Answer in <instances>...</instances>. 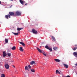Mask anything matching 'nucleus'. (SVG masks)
<instances>
[{
  "mask_svg": "<svg viewBox=\"0 0 77 77\" xmlns=\"http://www.w3.org/2000/svg\"><path fill=\"white\" fill-rule=\"evenodd\" d=\"M63 65L66 68H68V65L67 64H65L64 63L63 64Z\"/></svg>",
  "mask_w": 77,
  "mask_h": 77,
  "instance_id": "nucleus-10",
  "label": "nucleus"
},
{
  "mask_svg": "<svg viewBox=\"0 0 77 77\" xmlns=\"http://www.w3.org/2000/svg\"><path fill=\"white\" fill-rule=\"evenodd\" d=\"M1 77H5V75L4 74H2L1 75Z\"/></svg>",
  "mask_w": 77,
  "mask_h": 77,
  "instance_id": "nucleus-25",
  "label": "nucleus"
},
{
  "mask_svg": "<svg viewBox=\"0 0 77 77\" xmlns=\"http://www.w3.org/2000/svg\"><path fill=\"white\" fill-rule=\"evenodd\" d=\"M13 60H12V61H11V62H13Z\"/></svg>",
  "mask_w": 77,
  "mask_h": 77,
  "instance_id": "nucleus-36",
  "label": "nucleus"
},
{
  "mask_svg": "<svg viewBox=\"0 0 77 77\" xmlns=\"http://www.w3.org/2000/svg\"><path fill=\"white\" fill-rule=\"evenodd\" d=\"M7 56V54L6 53V51H4L3 52V57H6Z\"/></svg>",
  "mask_w": 77,
  "mask_h": 77,
  "instance_id": "nucleus-6",
  "label": "nucleus"
},
{
  "mask_svg": "<svg viewBox=\"0 0 77 77\" xmlns=\"http://www.w3.org/2000/svg\"><path fill=\"white\" fill-rule=\"evenodd\" d=\"M12 7V5H11V6H10V8H11Z\"/></svg>",
  "mask_w": 77,
  "mask_h": 77,
  "instance_id": "nucleus-37",
  "label": "nucleus"
},
{
  "mask_svg": "<svg viewBox=\"0 0 77 77\" xmlns=\"http://www.w3.org/2000/svg\"><path fill=\"white\" fill-rule=\"evenodd\" d=\"M42 53H43L44 56H46V54H45V52H42Z\"/></svg>",
  "mask_w": 77,
  "mask_h": 77,
  "instance_id": "nucleus-27",
  "label": "nucleus"
},
{
  "mask_svg": "<svg viewBox=\"0 0 77 77\" xmlns=\"http://www.w3.org/2000/svg\"><path fill=\"white\" fill-rule=\"evenodd\" d=\"M54 60L56 62H59L60 61V60H59L58 59H54Z\"/></svg>",
  "mask_w": 77,
  "mask_h": 77,
  "instance_id": "nucleus-15",
  "label": "nucleus"
},
{
  "mask_svg": "<svg viewBox=\"0 0 77 77\" xmlns=\"http://www.w3.org/2000/svg\"><path fill=\"white\" fill-rule=\"evenodd\" d=\"M48 50H50V51H52V49L51 48H48Z\"/></svg>",
  "mask_w": 77,
  "mask_h": 77,
  "instance_id": "nucleus-26",
  "label": "nucleus"
},
{
  "mask_svg": "<svg viewBox=\"0 0 77 77\" xmlns=\"http://www.w3.org/2000/svg\"><path fill=\"white\" fill-rule=\"evenodd\" d=\"M31 72H35V69H31Z\"/></svg>",
  "mask_w": 77,
  "mask_h": 77,
  "instance_id": "nucleus-23",
  "label": "nucleus"
},
{
  "mask_svg": "<svg viewBox=\"0 0 77 77\" xmlns=\"http://www.w3.org/2000/svg\"><path fill=\"white\" fill-rule=\"evenodd\" d=\"M51 37L54 41H56V38H54V36H52Z\"/></svg>",
  "mask_w": 77,
  "mask_h": 77,
  "instance_id": "nucleus-20",
  "label": "nucleus"
},
{
  "mask_svg": "<svg viewBox=\"0 0 77 77\" xmlns=\"http://www.w3.org/2000/svg\"><path fill=\"white\" fill-rule=\"evenodd\" d=\"M37 49L38 50V51L40 53H42V51H41V50H40L39 48H37Z\"/></svg>",
  "mask_w": 77,
  "mask_h": 77,
  "instance_id": "nucleus-13",
  "label": "nucleus"
},
{
  "mask_svg": "<svg viewBox=\"0 0 77 77\" xmlns=\"http://www.w3.org/2000/svg\"><path fill=\"white\" fill-rule=\"evenodd\" d=\"M5 41L6 43H8V40L7 38H5Z\"/></svg>",
  "mask_w": 77,
  "mask_h": 77,
  "instance_id": "nucleus-22",
  "label": "nucleus"
},
{
  "mask_svg": "<svg viewBox=\"0 0 77 77\" xmlns=\"http://www.w3.org/2000/svg\"><path fill=\"white\" fill-rule=\"evenodd\" d=\"M9 15H10V16H11L12 17H14V15H15L14 13L12 12H9Z\"/></svg>",
  "mask_w": 77,
  "mask_h": 77,
  "instance_id": "nucleus-2",
  "label": "nucleus"
},
{
  "mask_svg": "<svg viewBox=\"0 0 77 77\" xmlns=\"http://www.w3.org/2000/svg\"><path fill=\"white\" fill-rule=\"evenodd\" d=\"M28 66L29 69H31V66H30V65H28Z\"/></svg>",
  "mask_w": 77,
  "mask_h": 77,
  "instance_id": "nucleus-28",
  "label": "nucleus"
},
{
  "mask_svg": "<svg viewBox=\"0 0 77 77\" xmlns=\"http://www.w3.org/2000/svg\"><path fill=\"white\" fill-rule=\"evenodd\" d=\"M11 1H13L14 0H10Z\"/></svg>",
  "mask_w": 77,
  "mask_h": 77,
  "instance_id": "nucleus-39",
  "label": "nucleus"
},
{
  "mask_svg": "<svg viewBox=\"0 0 77 77\" xmlns=\"http://www.w3.org/2000/svg\"><path fill=\"white\" fill-rule=\"evenodd\" d=\"M0 4H1V1H0Z\"/></svg>",
  "mask_w": 77,
  "mask_h": 77,
  "instance_id": "nucleus-38",
  "label": "nucleus"
},
{
  "mask_svg": "<svg viewBox=\"0 0 77 77\" xmlns=\"http://www.w3.org/2000/svg\"><path fill=\"white\" fill-rule=\"evenodd\" d=\"M20 50L21 51H24V50H23V49L22 47H20Z\"/></svg>",
  "mask_w": 77,
  "mask_h": 77,
  "instance_id": "nucleus-16",
  "label": "nucleus"
},
{
  "mask_svg": "<svg viewBox=\"0 0 77 77\" xmlns=\"http://www.w3.org/2000/svg\"><path fill=\"white\" fill-rule=\"evenodd\" d=\"M19 43H20V44H22L23 43V42H20Z\"/></svg>",
  "mask_w": 77,
  "mask_h": 77,
  "instance_id": "nucleus-31",
  "label": "nucleus"
},
{
  "mask_svg": "<svg viewBox=\"0 0 77 77\" xmlns=\"http://www.w3.org/2000/svg\"><path fill=\"white\" fill-rule=\"evenodd\" d=\"M32 32L33 33H34V34H37V33H38V32L34 29H32Z\"/></svg>",
  "mask_w": 77,
  "mask_h": 77,
  "instance_id": "nucleus-4",
  "label": "nucleus"
},
{
  "mask_svg": "<svg viewBox=\"0 0 77 77\" xmlns=\"http://www.w3.org/2000/svg\"><path fill=\"white\" fill-rule=\"evenodd\" d=\"M77 49V45H75V46H74V48H73L72 50L74 51H75V50H76Z\"/></svg>",
  "mask_w": 77,
  "mask_h": 77,
  "instance_id": "nucleus-5",
  "label": "nucleus"
},
{
  "mask_svg": "<svg viewBox=\"0 0 77 77\" xmlns=\"http://www.w3.org/2000/svg\"><path fill=\"white\" fill-rule=\"evenodd\" d=\"M5 18H7V19H8L9 18H11V16L9 14H8V15H6Z\"/></svg>",
  "mask_w": 77,
  "mask_h": 77,
  "instance_id": "nucleus-7",
  "label": "nucleus"
},
{
  "mask_svg": "<svg viewBox=\"0 0 77 77\" xmlns=\"http://www.w3.org/2000/svg\"><path fill=\"white\" fill-rule=\"evenodd\" d=\"M16 48L15 46H14L12 48H11V50H15V49Z\"/></svg>",
  "mask_w": 77,
  "mask_h": 77,
  "instance_id": "nucleus-24",
  "label": "nucleus"
},
{
  "mask_svg": "<svg viewBox=\"0 0 77 77\" xmlns=\"http://www.w3.org/2000/svg\"><path fill=\"white\" fill-rule=\"evenodd\" d=\"M45 48H47V49H48L49 48L48 47V46L46 45L45 46Z\"/></svg>",
  "mask_w": 77,
  "mask_h": 77,
  "instance_id": "nucleus-29",
  "label": "nucleus"
},
{
  "mask_svg": "<svg viewBox=\"0 0 77 77\" xmlns=\"http://www.w3.org/2000/svg\"><path fill=\"white\" fill-rule=\"evenodd\" d=\"M53 49L54 50H55V51H56L58 49V48L57 47H55L53 48Z\"/></svg>",
  "mask_w": 77,
  "mask_h": 77,
  "instance_id": "nucleus-14",
  "label": "nucleus"
},
{
  "mask_svg": "<svg viewBox=\"0 0 77 77\" xmlns=\"http://www.w3.org/2000/svg\"><path fill=\"white\" fill-rule=\"evenodd\" d=\"M20 2V3L23 5V4H24V3H26V2H25L24 1H22V0H19Z\"/></svg>",
  "mask_w": 77,
  "mask_h": 77,
  "instance_id": "nucleus-8",
  "label": "nucleus"
},
{
  "mask_svg": "<svg viewBox=\"0 0 77 77\" xmlns=\"http://www.w3.org/2000/svg\"><path fill=\"white\" fill-rule=\"evenodd\" d=\"M41 69H42V70H43V69H44V68H43V67H42V68H41Z\"/></svg>",
  "mask_w": 77,
  "mask_h": 77,
  "instance_id": "nucleus-33",
  "label": "nucleus"
},
{
  "mask_svg": "<svg viewBox=\"0 0 77 77\" xmlns=\"http://www.w3.org/2000/svg\"><path fill=\"white\" fill-rule=\"evenodd\" d=\"M21 14V13L20 11H17L15 13L16 16H20Z\"/></svg>",
  "mask_w": 77,
  "mask_h": 77,
  "instance_id": "nucleus-1",
  "label": "nucleus"
},
{
  "mask_svg": "<svg viewBox=\"0 0 77 77\" xmlns=\"http://www.w3.org/2000/svg\"><path fill=\"white\" fill-rule=\"evenodd\" d=\"M25 70H29V67H27V66H26L25 67Z\"/></svg>",
  "mask_w": 77,
  "mask_h": 77,
  "instance_id": "nucleus-18",
  "label": "nucleus"
},
{
  "mask_svg": "<svg viewBox=\"0 0 77 77\" xmlns=\"http://www.w3.org/2000/svg\"><path fill=\"white\" fill-rule=\"evenodd\" d=\"M7 55L8 57H11V53H7Z\"/></svg>",
  "mask_w": 77,
  "mask_h": 77,
  "instance_id": "nucleus-21",
  "label": "nucleus"
},
{
  "mask_svg": "<svg viewBox=\"0 0 77 77\" xmlns=\"http://www.w3.org/2000/svg\"><path fill=\"white\" fill-rule=\"evenodd\" d=\"M28 70V71H29V70Z\"/></svg>",
  "mask_w": 77,
  "mask_h": 77,
  "instance_id": "nucleus-40",
  "label": "nucleus"
},
{
  "mask_svg": "<svg viewBox=\"0 0 77 77\" xmlns=\"http://www.w3.org/2000/svg\"><path fill=\"white\" fill-rule=\"evenodd\" d=\"M56 74H60V72H59V71L58 70H56Z\"/></svg>",
  "mask_w": 77,
  "mask_h": 77,
  "instance_id": "nucleus-17",
  "label": "nucleus"
},
{
  "mask_svg": "<svg viewBox=\"0 0 77 77\" xmlns=\"http://www.w3.org/2000/svg\"><path fill=\"white\" fill-rule=\"evenodd\" d=\"M22 29H23V28H17V30L18 31H20V30H22Z\"/></svg>",
  "mask_w": 77,
  "mask_h": 77,
  "instance_id": "nucleus-12",
  "label": "nucleus"
},
{
  "mask_svg": "<svg viewBox=\"0 0 77 77\" xmlns=\"http://www.w3.org/2000/svg\"><path fill=\"white\" fill-rule=\"evenodd\" d=\"M22 45L23 46H24L25 45V44H24V43L23 42Z\"/></svg>",
  "mask_w": 77,
  "mask_h": 77,
  "instance_id": "nucleus-30",
  "label": "nucleus"
},
{
  "mask_svg": "<svg viewBox=\"0 0 77 77\" xmlns=\"http://www.w3.org/2000/svg\"><path fill=\"white\" fill-rule=\"evenodd\" d=\"M12 66H13L14 67V68H15V66L14 65H13Z\"/></svg>",
  "mask_w": 77,
  "mask_h": 77,
  "instance_id": "nucleus-34",
  "label": "nucleus"
},
{
  "mask_svg": "<svg viewBox=\"0 0 77 77\" xmlns=\"http://www.w3.org/2000/svg\"><path fill=\"white\" fill-rule=\"evenodd\" d=\"M73 54L76 57H77V52H74L73 53Z\"/></svg>",
  "mask_w": 77,
  "mask_h": 77,
  "instance_id": "nucleus-9",
  "label": "nucleus"
},
{
  "mask_svg": "<svg viewBox=\"0 0 77 77\" xmlns=\"http://www.w3.org/2000/svg\"><path fill=\"white\" fill-rule=\"evenodd\" d=\"M5 66L6 69H9V65L8 64H5Z\"/></svg>",
  "mask_w": 77,
  "mask_h": 77,
  "instance_id": "nucleus-3",
  "label": "nucleus"
},
{
  "mask_svg": "<svg viewBox=\"0 0 77 77\" xmlns=\"http://www.w3.org/2000/svg\"><path fill=\"white\" fill-rule=\"evenodd\" d=\"M12 33L14 35H18V33H15V32H12Z\"/></svg>",
  "mask_w": 77,
  "mask_h": 77,
  "instance_id": "nucleus-19",
  "label": "nucleus"
},
{
  "mask_svg": "<svg viewBox=\"0 0 77 77\" xmlns=\"http://www.w3.org/2000/svg\"><path fill=\"white\" fill-rule=\"evenodd\" d=\"M31 65H33V64H35L36 63H35V61H32L30 62V63Z\"/></svg>",
  "mask_w": 77,
  "mask_h": 77,
  "instance_id": "nucleus-11",
  "label": "nucleus"
},
{
  "mask_svg": "<svg viewBox=\"0 0 77 77\" xmlns=\"http://www.w3.org/2000/svg\"><path fill=\"white\" fill-rule=\"evenodd\" d=\"M66 77H71L70 76H69V75H68L66 76Z\"/></svg>",
  "mask_w": 77,
  "mask_h": 77,
  "instance_id": "nucleus-32",
  "label": "nucleus"
},
{
  "mask_svg": "<svg viewBox=\"0 0 77 77\" xmlns=\"http://www.w3.org/2000/svg\"><path fill=\"white\" fill-rule=\"evenodd\" d=\"M27 5V4L26 3V4H25V5Z\"/></svg>",
  "mask_w": 77,
  "mask_h": 77,
  "instance_id": "nucleus-35",
  "label": "nucleus"
}]
</instances>
